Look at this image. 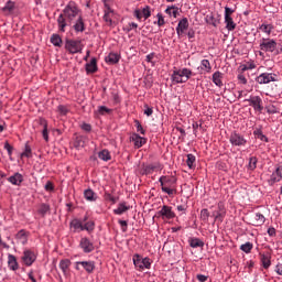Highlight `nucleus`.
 I'll return each instance as SVG.
<instances>
[{
    "label": "nucleus",
    "mask_w": 282,
    "mask_h": 282,
    "mask_svg": "<svg viewBox=\"0 0 282 282\" xmlns=\"http://www.w3.org/2000/svg\"><path fill=\"white\" fill-rule=\"evenodd\" d=\"M78 17H83V14L80 13L76 2H68L63 12L57 18V28L59 32H65V28L72 26Z\"/></svg>",
    "instance_id": "obj_1"
},
{
    "label": "nucleus",
    "mask_w": 282,
    "mask_h": 282,
    "mask_svg": "<svg viewBox=\"0 0 282 282\" xmlns=\"http://www.w3.org/2000/svg\"><path fill=\"white\" fill-rule=\"evenodd\" d=\"M162 193H165L170 197L177 194V178L175 176L163 175L159 178Z\"/></svg>",
    "instance_id": "obj_2"
},
{
    "label": "nucleus",
    "mask_w": 282,
    "mask_h": 282,
    "mask_svg": "<svg viewBox=\"0 0 282 282\" xmlns=\"http://www.w3.org/2000/svg\"><path fill=\"white\" fill-rule=\"evenodd\" d=\"M191 76H193V70H191L189 68L174 69L171 75V80L175 85H180L183 83H188Z\"/></svg>",
    "instance_id": "obj_3"
},
{
    "label": "nucleus",
    "mask_w": 282,
    "mask_h": 282,
    "mask_svg": "<svg viewBox=\"0 0 282 282\" xmlns=\"http://www.w3.org/2000/svg\"><path fill=\"white\" fill-rule=\"evenodd\" d=\"M133 265L138 272H144V270H151L153 261L149 257L142 258V256L135 253L132 257Z\"/></svg>",
    "instance_id": "obj_4"
},
{
    "label": "nucleus",
    "mask_w": 282,
    "mask_h": 282,
    "mask_svg": "<svg viewBox=\"0 0 282 282\" xmlns=\"http://www.w3.org/2000/svg\"><path fill=\"white\" fill-rule=\"evenodd\" d=\"M276 80H279V76L275 73H261L256 77L258 85H270V83H276Z\"/></svg>",
    "instance_id": "obj_5"
},
{
    "label": "nucleus",
    "mask_w": 282,
    "mask_h": 282,
    "mask_svg": "<svg viewBox=\"0 0 282 282\" xmlns=\"http://www.w3.org/2000/svg\"><path fill=\"white\" fill-rule=\"evenodd\" d=\"M65 48L69 54H80L83 52V42L78 40H67Z\"/></svg>",
    "instance_id": "obj_6"
},
{
    "label": "nucleus",
    "mask_w": 282,
    "mask_h": 282,
    "mask_svg": "<svg viewBox=\"0 0 282 282\" xmlns=\"http://www.w3.org/2000/svg\"><path fill=\"white\" fill-rule=\"evenodd\" d=\"M229 142L232 147H246L248 140L241 133L234 131L229 137Z\"/></svg>",
    "instance_id": "obj_7"
},
{
    "label": "nucleus",
    "mask_w": 282,
    "mask_h": 282,
    "mask_svg": "<svg viewBox=\"0 0 282 282\" xmlns=\"http://www.w3.org/2000/svg\"><path fill=\"white\" fill-rule=\"evenodd\" d=\"M75 270L78 272L85 270L88 274H91L96 270V263L94 261H78L75 262Z\"/></svg>",
    "instance_id": "obj_8"
},
{
    "label": "nucleus",
    "mask_w": 282,
    "mask_h": 282,
    "mask_svg": "<svg viewBox=\"0 0 282 282\" xmlns=\"http://www.w3.org/2000/svg\"><path fill=\"white\" fill-rule=\"evenodd\" d=\"M104 1V21L107 25H109V28H111V25H113V9L109 7L107 0Z\"/></svg>",
    "instance_id": "obj_9"
},
{
    "label": "nucleus",
    "mask_w": 282,
    "mask_h": 282,
    "mask_svg": "<svg viewBox=\"0 0 282 282\" xmlns=\"http://www.w3.org/2000/svg\"><path fill=\"white\" fill-rule=\"evenodd\" d=\"M245 102H249L250 107H253L254 111H263V99L259 96H250L249 99H246Z\"/></svg>",
    "instance_id": "obj_10"
},
{
    "label": "nucleus",
    "mask_w": 282,
    "mask_h": 282,
    "mask_svg": "<svg viewBox=\"0 0 282 282\" xmlns=\"http://www.w3.org/2000/svg\"><path fill=\"white\" fill-rule=\"evenodd\" d=\"M158 171H162V164L160 163L143 164L141 169L142 175H153Z\"/></svg>",
    "instance_id": "obj_11"
},
{
    "label": "nucleus",
    "mask_w": 282,
    "mask_h": 282,
    "mask_svg": "<svg viewBox=\"0 0 282 282\" xmlns=\"http://www.w3.org/2000/svg\"><path fill=\"white\" fill-rule=\"evenodd\" d=\"M212 216L214 217L215 221H224V217H226V206L224 203H218L217 209L212 213Z\"/></svg>",
    "instance_id": "obj_12"
},
{
    "label": "nucleus",
    "mask_w": 282,
    "mask_h": 282,
    "mask_svg": "<svg viewBox=\"0 0 282 282\" xmlns=\"http://www.w3.org/2000/svg\"><path fill=\"white\" fill-rule=\"evenodd\" d=\"M79 248L85 252V254H89V252H94L95 250L94 242H91L87 237H83L80 239Z\"/></svg>",
    "instance_id": "obj_13"
},
{
    "label": "nucleus",
    "mask_w": 282,
    "mask_h": 282,
    "mask_svg": "<svg viewBox=\"0 0 282 282\" xmlns=\"http://www.w3.org/2000/svg\"><path fill=\"white\" fill-rule=\"evenodd\" d=\"M281 180H282V163H279L270 176L269 184L273 186V184L281 182Z\"/></svg>",
    "instance_id": "obj_14"
},
{
    "label": "nucleus",
    "mask_w": 282,
    "mask_h": 282,
    "mask_svg": "<svg viewBox=\"0 0 282 282\" xmlns=\"http://www.w3.org/2000/svg\"><path fill=\"white\" fill-rule=\"evenodd\" d=\"M260 50L262 52H274V50H276V41L262 39V42L260 43Z\"/></svg>",
    "instance_id": "obj_15"
},
{
    "label": "nucleus",
    "mask_w": 282,
    "mask_h": 282,
    "mask_svg": "<svg viewBox=\"0 0 282 282\" xmlns=\"http://www.w3.org/2000/svg\"><path fill=\"white\" fill-rule=\"evenodd\" d=\"M22 261L24 265H28L30 268V265H32V263L36 261V253H34V251L30 249H25L23 251Z\"/></svg>",
    "instance_id": "obj_16"
},
{
    "label": "nucleus",
    "mask_w": 282,
    "mask_h": 282,
    "mask_svg": "<svg viewBox=\"0 0 282 282\" xmlns=\"http://www.w3.org/2000/svg\"><path fill=\"white\" fill-rule=\"evenodd\" d=\"M160 217L162 219H175V213L173 212V207L169 205H164L161 210H159Z\"/></svg>",
    "instance_id": "obj_17"
},
{
    "label": "nucleus",
    "mask_w": 282,
    "mask_h": 282,
    "mask_svg": "<svg viewBox=\"0 0 282 282\" xmlns=\"http://www.w3.org/2000/svg\"><path fill=\"white\" fill-rule=\"evenodd\" d=\"M186 30H188V19L183 18L182 20H180L176 26V34L178 39H182V36H184V33L186 32Z\"/></svg>",
    "instance_id": "obj_18"
},
{
    "label": "nucleus",
    "mask_w": 282,
    "mask_h": 282,
    "mask_svg": "<svg viewBox=\"0 0 282 282\" xmlns=\"http://www.w3.org/2000/svg\"><path fill=\"white\" fill-rule=\"evenodd\" d=\"M13 186H21L23 184V174L15 172L13 175L7 178Z\"/></svg>",
    "instance_id": "obj_19"
},
{
    "label": "nucleus",
    "mask_w": 282,
    "mask_h": 282,
    "mask_svg": "<svg viewBox=\"0 0 282 282\" xmlns=\"http://www.w3.org/2000/svg\"><path fill=\"white\" fill-rule=\"evenodd\" d=\"M85 68L87 74H96L98 72V61L96 57H93L89 63H86Z\"/></svg>",
    "instance_id": "obj_20"
},
{
    "label": "nucleus",
    "mask_w": 282,
    "mask_h": 282,
    "mask_svg": "<svg viewBox=\"0 0 282 282\" xmlns=\"http://www.w3.org/2000/svg\"><path fill=\"white\" fill-rule=\"evenodd\" d=\"M28 237H30V232L25 231V229L18 231V234L15 235L18 243H21L22 246H25V243H28Z\"/></svg>",
    "instance_id": "obj_21"
},
{
    "label": "nucleus",
    "mask_w": 282,
    "mask_h": 282,
    "mask_svg": "<svg viewBox=\"0 0 282 282\" xmlns=\"http://www.w3.org/2000/svg\"><path fill=\"white\" fill-rule=\"evenodd\" d=\"M73 23V29L75 30V32H85V20H83V15L76 18Z\"/></svg>",
    "instance_id": "obj_22"
},
{
    "label": "nucleus",
    "mask_w": 282,
    "mask_h": 282,
    "mask_svg": "<svg viewBox=\"0 0 282 282\" xmlns=\"http://www.w3.org/2000/svg\"><path fill=\"white\" fill-rule=\"evenodd\" d=\"M212 80L216 87H224V73L217 70L213 74Z\"/></svg>",
    "instance_id": "obj_23"
},
{
    "label": "nucleus",
    "mask_w": 282,
    "mask_h": 282,
    "mask_svg": "<svg viewBox=\"0 0 282 282\" xmlns=\"http://www.w3.org/2000/svg\"><path fill=\"white\" fill-rule=\"evenodd\" d=\"M14 10H17V2L12 0L7 1L2 8V12H4V14H14Z\"/></svg>",
    "instance_id": "obj_24"
},
{
    "label": "nucleus",
    "mask_w": 282,
    "mask_h": 282,
    "mask_svg": "<svg viewBox=\"0 0 282 282\" xmlns=\"http://www.w3.org/2000/svg\"><path fill=\"white\" fill-rule=\"evenodd\" d=\"M8 268L13 272H17V270H19V262L17 261V257L11 253L8 254Z\"/></svg>",
    "instance_id": "obj_25"
},
{
    "label": "nucleus",
    "mask_w": 282,
    "mask_h": 282,
    "mask_svg": "<svg viewBox=\"0 0 282 282\" xmlns=\"http://www.w3.org/2000/svg\"><path fill=\"white\" fill-rule=\"evenodd\" d=\"M265 224V216L261 213H256L252 218V226H263Z\"/></svg>",
    "instance_id": "obj_26"
},
{
    "label": "nucleus",
    "mask_w": 282,
    "mask_h": 282,
    "mask_svg": "<svg viewBox=\"0 0 282 282\" xmlns=\"http://www.w3.org/2000/svg\"><path fill=\"white\" fill-rule=\"evenodd\" d=\"M199 69L204 74H210V72H213V66L210 65V61L202 59Z\"/></svg>",
    "instance_id": "obj_27"
},
{
    "label": "nucleus",
    "mask_w": 282,
    "mask_h": 282,
    "mask_svg": "<svg viewBox=\"0 0 282 282\" xmlns=\"http://www.w3.org/2000/svg\"><path fill=\"white\" fill-rule=\"evenodd\" d=\"M132 142H134V147L137 149H141V147H144V144H147V139L140 137V134H133Z\"/></svg>",
    "instance_id": "obj_28"
},
{
    "label": "nucleus",
    "mask_w": 282,
    "mask_h": 282,
    "mask_svg": "<svg viewBox=\"0 0 282 282\" xmlns=\"http://www.w3.org/2000/svg\"><path fill=\"white\" fill-rule=\"evenodd\" d=\"M106 63H109V65H116L120 63V54L109 53V55L106 57Z\"/></svg>",
    "instance_id": "obj_29"
},
{
    "label": "nucleus",
    "mask_w": 282,
    "mask_h": 282,
    "mask_svg": "<svg viewBox=\"0 0 282 282\" xmlns=\"http://www.w3.org/2000/svg\"><path fill=\"white\" fill-rule=\"evenodd\" d=\"M260 261L262 263V267L264 268V270H268V268H270V265H272V261H271V257L270 254H261L260 256Z\"/></svg>",
    "instance_id": "obj_30"
},
{
    "label": "nucleus",
    "mask_w": 282,
    "mask_h": 282,
    "mask_svg": "<svg viewBox=\"0 0 282 282\" xmlns=\"http://www.w3.org/2000/svg\"><path fill=\"white\" fill-rule=\"evenodd\" d=\"M131 207L127 205V203H120L118 205V208L113 209V214L115 215H124V213H127V210H129Z\"/></svg>",
    "instance_id": "obj_31"
},
{
    "label": "nucleus",
    "mask_w": 282,
    "mask_h": 282,
    "mask_svg": "<svg viewBox=\"0 0 282 282\" xmlns=\"http://www.w3.org/2000/svg\"><path fill=\"white\" fill-rule=\"evenodd\" d=\"M225 24H226V30H228V32H232L237 28V23H235V20H232V17H225Z\"/></svg>",
    "instance_id": "obj_32"
},
{
    "label": "nucleus",
    "mask_w": 282,
    "mask_h": 282,
    "mask_svg": "<svg viewBox=\"0 0 282 282\" xmlns=\"http://www.w3.org/2000/svg\"><path fill=\"white\" fill-rule=\"evenodd\" d=\"M84 197L87 202H96L98 199V196L91 188L84 191Z\"/></svg>",
    "instance_id": "obj_33"
},
{
    "label": "nucleus",
    "mask_w": 282,
    "mask_h": 282,
    "mask_svg": "<svg viewBox=\"0 0 282 282\" xmlns=\"http://www.w3.org/2000/svg\"><path fill=\"white\" fill-rule=\"evenodd\" d=\"M40 124L43 126L42 135H43L45 142H50V133L47 131V120L40 119Z\"/></svg>",
    "instance_id": "obj_34"
},
{
    "label": "nucleus",
    "mask_w": 282,
    "mask_h": 282,
    "mask_svg": "<svg viewBox=\"0 0 282 282\" xmlns=\"http://www.w3.org/2000/svg\"><path fill=\"white\" fill-rule=\"evenodd\" d=\"M165 14H169V17H174V19H177V14H180V8L175 6L167 7L165 9Z\"/></svg>",
    "instance_id": "obj_35"
},
{
    "label": "nucleus",
    "mask_w": 282,
    "mask_h": 282,
    "mask_svg": "<svg viewBox=\"0 0 282 282\" xmlns=\"http://www.w3.org/2000/svg\"><path fill=\"white\" fill-rule=\"evenodd\" d=\"M99 160H102V162H109L111 160V153L109 150L105 149L98 152Z\"/></svg>",
    "instance_id": "obj_36"
},
{
    "label": "nucleus",
    "mask_w": 282,
    "mask_h": 282,
    "mask_svg": "<svg viewBox=\"0 0 282 282\" xmlns=\"http://www.w3.org/2000/svg\"><path fill=\"white\" fill-rule=\"evenodd\" d=\"M69 265H72V261L69 259H64L59 261V269L62 270L63 274H67Z\"/></svg>",
    "instance_id": "obj_37"
},
{
    "label": "nucleus",
    "mask_w": 282,
    "mask_h": 282,
    "mask_svg": "<svg viewBox=\"0 0 282 282\" xmlns=\"http://www.w3.org/2000/svg\"><path fill=\"white\" fill-rule=\"evenodd\" d=\"M188 243L191 248H203L204 246V241H202L199 238H189Z\"/></svg>",
    "instance_id": "obj_38"
},
{
    "label": "nucleus",
    "mask_w": 282,
    "mask_h": 282,
    "mask_svg": "<svg viewBox=\"0 0 282 282\" xmlns=\"http://www.w3.org/2000/svg\"><path fill=\"white\" fill-rule=\"evenodd\" d=\"M51 43L55 47H61L63 45V39H61V35H58V34H53L51 36Z\"/></svg>",
    "instance_id": "obj_39"
},
{
    "label": "nucleus",
    "mask_w": 282,
    "mask_h": 282,
    "mask_svg": "<svg viewBox=\"0 0 282 282\" xmlns=\"http://www.w3.org/2000/svg\"><path fill=\"white\" fill-rule=\"evenodd\" d=\"M50 210H51L50 205L43 203L40 205L37 213H39V215H41V217H45V215H47V213H50Z\"/></svg>",
    "instance_id": "obj_40"
},
{
    "label": "nucleus",
    "mask_w": 282,
    "mask_h": 282,
    "mask_svg": "<svg viewBox=\"0 0 282 282\" xmlns=\"http://www.w3.org/2000/svg\"><path fill=\"white\" fill-rule=\"evenodd\" d=\"M253 135H256L258 138V140H261V142H268V137H265V134H263V131L261 130V128H257L253 131Z\"/></svg>",
    "instance_id": "obj_41"
},
{
    "label": "nucleus",
    "mask_w": 282,
    "mask_h": 282,
    "mask_svg": "<svg viewBox=\"0 0 282 282\" xmlns=\"http://www.w3.org/2000/svg\"><path fill=\"white\" fill-rule=\"evenodd\" d=\"M74 147H75V149L85 148V137H83V135L76 137Z\"/></svg>",
    "instance_id": "obj_42"
},
{
    "label": "nucleus",
    "mask_w": 282,
    "mask_h": 282,
    "mask_svg": "<svg viewBox=\"0 0 282 282\" xmlns=\"http://www.w3.org/2000/svg\"><path fill=\"white\" fill-rule=\"evenodd\" d=\"M260 30L261 32H264V34H268V36H270V34H272V30H274V26H272V24H261L260 25Z\"/></svg>",
    "instance_id": "obj_43"
},
{
    "label": "nucleus",
    "mask_w": 282,
    "mask_h": 282,
    "mask_svg": "<svg viewBox=\"0 0 282 282\" xmlns=\"http://www.w3.org/2000/svg\"><path fill=\"white\" fill-rule=\"evenodd\" d=\"M196 158L194 154H187V160H186V164L188 166V169H195V162H196Z\"/></svg>",
    "instance_id": "obj_44"
},
{
    "label": "nucleus",
    "mask_w": 282,
    "mask_h": 282,
    "mask_svg": "<svg viewBox=\"0 0 282 282\" xmlns=\"http://www.w3.org/2000/svg\"><path fill=\"white\" fill-rule=\"evenodd\" d=\"M70 228H74V230H83V223L78 219H73L70 221Z\"/></svg>",
    "instance_id": "obj_45"
},
{
    "label": "nucleus",
    "mask_w": 282,
    "mask_h": 282,
    "mask_svg": "<svg viewBox=\"0 0 282 282\" xmlns=\"http://www.w3.org/2000/svg\"><path fill=\"white\" fill-rule=\"evenodd\" d=\"M95 228H96V224L91 220H89L85 225H83V230H87V232H94Z\"/></svg>",
    "instance_id": "obj_46"
},
{
    "label": "nucleus",
    "mask_w": 282,
    "mask_h": 282,
    "mask_svg": "<svg viewBox=\"0 0 282 282\" xmlns=\"http://www.w3.org/2000/svg\"><path fill=\"white\" fill-rule=\"evenodd\" d=\"M141 15L143 17L144 21H147V19H150L151 8L149 6L143 7L141 10Z\"/></svg>",
    "instance_id": "obj_47"
},
{
    "label": "nucleus",
    "mask_w": 282,
    "mask_h": 282,
    "mask_svg": "<svg viewBox=\"0 0 282 282\" xmlns=\"http://www.w3.org/2000/svg\"><path fill=\"white\" fill-rule=\"evenodd\" d=\"M257 162H259V160L257 159V156H251V158L249 159V164H248L249 171H254V169H257Z\"/></svg>",
    "instance_id": "obj_48"
},
{
    "label": "nucleus",
    "mask_w": 282,
    "mask_h": 282,
    "mask_svg": "<svg viewBox=\"0 0 282 282\" xmlns=\"http://www.w3.org/2000/svg\"><path fill=\"white\" fill-rule=\"evenodd\" d=\"M240 250H242V252H246V254H250V252H252V243L246 242L245 245H241Z\"/></svg>",
    "instance_id": "obj_49"
},
{
    "label": "nucleus",
    "mask_w": 282,
    "mask_h": 282,
    "mask_svg": "<svg viewBox=\"0 0 282 282\" xmlns=\"http://www.w3.org/2000/svg\"><path fill=\"white\" fill-rule=\"evenodd\" d=\"M21 158H32V148L26 143L24 152L21 153Z\"/></svg>",
    "instance_id": "obj_50"
},
{
    "label": "nucleus",
    "mask_w": 282,
    "mask_h": 282,
    "mask_svg": "<svg viewBox=\"0 0 282 282\" xmlns=\"http://www.w3.org/2000/svg\"><path fill=\"white\" fill-rule=\"evenodd\" d=\"M156 19H158L156 24L159 28H162L163 25L166 24V20H164V15L162 13H158Z\"/></svg>",
    "instance_id": "obj_51"
},
{
    "label": "nucleus",
    "mask_w": 282,
    "mask_h": 282,
    "mask_svg": "<svg viewBox=\"0 0 282 282\" xmlns=\"http://www.w3.org/2000/svg\"><path fill=\"white\" fill-rule=\"evenodd\" d=\"M208 217H210V213L208 212V209H202L200 210L202 221H208Z\"/></svg>",
    "instance_id": "obj_52"
},
{
    "label": "nucleus",
    "mask_w": 282,
    "mask_h": 282,
    "mask_svg": "<svg viewBox=\"0 0 282 282\" xmlns=\"http://www.w3.org/2000/svg\"><path fill=\"white\" fill-rule=\"evenodd\" d=\"M98 113H100V116H105V113H111V109L107 108L106 106H99Z\"/></svg>",
    "instance_id": "obj_53"
},
{
    "label": "nucleus",
    "mask_w": 282,
    "mask_h": 282,
    "mask_svg": "<svg viewBox=\"0 0 282 282\" xmlns=\"http://www.w3.org/2000/svg\"><path fill=\"white\" fill-rule=\"evenodd\" d=\"M135 128H137V131L139 133H141L142 135H144V133H147V131L144 130V128L142 127V124L140 123V121H135Z\"/></svg>",
    "instance_id": "obj_54"
},
{
    "label": "nucleus",
    "mask_w": 282,
    "mask_h": 282,
    "mask_svg": "<svg viewBox=\"0 0 282 282\" xmlns=\"http://www.w3.org/2000/svg\"><path fill=\"white\" fill-rule=\"evenodd\" d=\"M238 80L240 85H248V79L246 78V75L243 74H238Z\"/></svg>",
    "instance_id": "obj_55"
},
{
    "label": "nucleus",
    "mask_w": 282,
    "mask_h": 282,
    "mask_svg": "<svg viewBox=\"0 0 282 282\" xmlns=\"http://www.w3.org/2000/svg\"><path fill=\"white\" fill-rule=\"evenodd\" d=\"M57 109H58L61 116H67V112L69 111V110H68L65 106H63V105H59V106L57 107Z\"/></svg>",
    "instance_id": "obj_56"
},
{
    "label": "nucleus",
    "mask_w": 282,
    "mask_h": 282,
    "mask_svg": "<svg viewBox=\"0 0 282 282\" xmlns=\"http://www.w3.org/2000/svg\"><path fill=\"white\" fill-rule=\"evenodd\" d=\"M186 208H187L186 205H177V206H176V210H177L178 213H181L180 215H186Z\"/></svg>",
    "instance_id": "obj_57"
},
{
    "label": "nucleus",
    "mask_w": 282,
    "mask_h": 282,
    "mask_svg": "<svg viewBox=\"0 0 282 282\" xmlns=\"http://www.w3.org/2000/svg\"><path fill=\"white\" fill-rule=\"evenodd\" d=\"M232 14H235V9L225 7V17H232Z\"/></svg>",
    "instance_id": "obj_58"
},
{
    "label": "nucleus",
    "mask_w": 282,
    "mask_h": 282,
    "mask_svg": "<svg viewBox=\"0 0 282 282\" xmlns=\"http://www.w3.org/2000/svg\"><path fill=\"white\" fill-rule=\"evenodd\" d=\"M119 226L121 227L122 232H127V228L129 226L127 220H119Z\"/></svg>",
    "instance_id": "obj_59"
},
{
    "label": "nucleus",
    "mask_w": 282,
    "mask_h": 282,
    "mask_svg": "<svg viewBox=\"0 0 282 282\" xmlns=\"http://www.w3.org/2000/svg\"><path fill=\"white\" fill-rule=\"evenodd\" d=\"M133 17H135L137 20L142 21V11L140 9H135Z\"/></svg>",
    "instance_id": "obj_60"
},
{
    "label": "nucleus",
    "mask_w": 282,
    "mask_h": 282,
    "mask_svg": "<svg viewBox=\"0 0 282 282\" xmlns=\"http://www.w3.org/2000/svg\"><path fill=\"white\" fill-rule=\"evenodd\" d=\"M143 112H144V115L148 116V117H149V116H153V108H151V107H149V106L145 105Z\"/></svg>",
    "instance_id": "obj_61"
},
{
    "label": "nucleus",
    "mask_w": 282,
    "mask_h": 282,
    "mask_svg": "<svg viewBox=\"0 0 282 282\" xmlns=\"http://www.w3.org/2000/svg\"><path fill=\"white\" fill-rule=\"evenodd\" d=\"M257 65L254 64V62H249L245 65L243 69H256Z\"/></svg>",
    "instance_id": "obj_62"
},
{
    "label": "nucleus",
    "mask_w": 282,
    "mask_h": 282,
    "mask_svg": "<svg viewBox=\"0 0 282 282\" xmlns=\"http://www.w3.org/2000/svg\"><path fill=\"white\" fill-rule=\"evenodd\" d=\"M4 149L8 153V155H12V151H13L14 148H12V145H10V143H8V142L4 143Z\"/></svg>",
    "instance_id": "obj_63"
},
{
    "label": "nucleus",
    "mask_w": 282,
    "mask_h": 282,
    "mask_svg": "<svg viewBox=\"0 0 282 282\" xmlns=\"http://www.w3.org/2000/svg\"><path fill=\"white\" fill-rule=\"evenodd\" d=\"M197 281L199 282H207L208 281V276L204 275V274H197L196 275Z\"/></svg>",
    "instance_id": "obj_64"
}]
</instances>
